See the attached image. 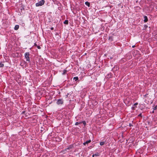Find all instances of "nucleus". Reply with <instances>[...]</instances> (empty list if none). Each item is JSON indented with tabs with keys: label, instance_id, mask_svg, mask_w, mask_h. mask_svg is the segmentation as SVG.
<instances>
[{
	"label": "nucleus",
	"instance_id": "10",
	"mask_svg": "<svg viewBox=\"0 0 157 157\" xmlns=\"http://www.w3.org/2000/svg\"><path fill=\"white\" fill-rule=\"evenodd\" d=\"M93 155L94 156H99L100 155L99 154L98 152L95 153V154H93Z\"/></svg>",
	"mask_w": 157,
	"mask_h": 157
},
{
	"label": "nucleus",
	"instance_id": "26",
	"mask_svg": "<svg viewBox=\"0 0 157 157\" xmlns=\"http://www.w3.org/2000/svg\"><path fill=\"white\" fill-rule=\"evenodd\" d=\"M67 149H70V148H67Z\"/></svg>",
	"mask_w": 157,
	"mask_h": 157
},
{
	"label": "nucleus",
	"instance_id": "14",
	"mask_svg": "<svg viewBox=\"0 0 157 157\" xmlns=\"http://www.w3.org/2000/svg\"><path fill=\"white\" fill-rule=\"evenodd\" d=\"M4 66V65L3 63H0V67H3Z\"/></svg>",
	"mask_w": 157,
	"mask_h": 157
},
{
	"label": "nucleus",
	"instance_id": "13",
	"mask_svg": "<svg viewBox=\"0 0 157 157\" xmlns=\"http://www.w3.org/2000/svg\"><path fill=\"white\" fill-rule=\"evenodd\" d=\"M81 123H82L81 122H76L75 123V125H78V124H81Z\"/></svg>",
	"mask_w": 157,
	"mask_h": 157
},
{
	"label": "nucleus",
	"instance_id": "16",
	"mask_svg": "<svg viewBox=\"0 0 157 157\" xmlns=\"http://www.w3.org/2000/svg\"><path fill=\"white\" fill-rule=\"evenodd\" d=\"M67 72V70H64L63 73V74L64 75Z\"/></svg>",
	"mask_w": 157,
	"mask_h": 157
},
{
	"label": "nucleus",
	"instance_id": "19",
	"mask_svg": "<svg viewBox=\"0 0 157 157\" xmlns=\"http://www.w3.org/2000/svg\"><path fill=\"white\" fill-rule=\"evenodd\" d=\"M37 48L39 49H40L41 48L39 46H37Z\"/></svg>",
	"mask_w": 157,
	"mask_h": 157
},
{
	"label": "nucleus",
	"instance_id": "17",
	"mask_svg": "<svg viewBox=\"0 0 157 157\" xmlns=\"http://www.w3.org/2000/svg\"><path fill=\"white\" fill-rule=\"evenodd\" d=\"M82 123H83V124L85 125V124H86V122L85 121H83L82 122Z\"/></svg>",
	"mask_w": 157,
	"mask_h": 157
},
{
	"label": "nucleus",
	"instance_id": "8",
	"mask_svg": "<svg viewBox=\"0 0 157 157\" xmlns=\"http://www.w3.org/2000/svg\"><path fill=\"white\" fill-rule=\"evenodd\" d=\"M85 5H86V6H88V7H89L90 6V3L89 2H85Z\"/></svg>",
	"mask_w": 157,
	"mask_h": 157
},
{
	"label": "nucleus",
	"instance_id": "3",
	"mask_svg": "<svg viewBox=\"0 0 157 157\" xmlns=\"http://www.w3.org/2000/svg\"><path fill=\"white\" fill-rule=\"evenodd\" d=\"M63 102V100L62 99H59L57 100L56 103L57 105H59L62 104Z\"/></svg>",
	"mask_w": 157,
	"mask_h": 157
},
{
	"label": "nucleus",
	"instance_id": "12",
	"mask_svg": "<svg viewBox=\"0 0 157 157\" xmlns=\"http://www.w3.org/2000/svg\"><path fill=\"white\" fill-rule=\"evenodd\" d=\"M91 141L90 140H87L85 142V143L86 144H87L88 143H90L91 142Z\"/></svg>",
	"mask_w": 157,
	"mask_h": 157
},
{
	"label": "nucleus",
	"instance_id": "5",
	"mask_svg": "<svg viewBox=\"0 0 157 157\" xmlns=\"http://www.w3.org/2000/svg\"><path fill=\"white\" fill-rule=\"evenodd\" d=\"M144 22H146L148 21V18L147 16H144Z\"/></svg>",
	"mask_w": 157,
	"mask_h": 157
},
{
	"label": "nucleus",
	"instance_id": "2",
	"mask_svg": "<svg viewBox=\"0 0 157 157\" xmlns=\"http://www.w3.org/2000/svg\"><path fill=\"white\" fill-rule=\"evenodd\" d=\"M29 54V52H26L25 54V57L27 61L30 62Z\"/></svg>",
	"mask_w": 157,
	"mask_h": 157
},
{
	"label": "nucleus",
	"instance_id": "1",
	"mask_svg": "<svg viewBox=\"0 0 157 157\" xmlns=\"http://www.w3.org/2000/svg\"><path fill=\"white\" fill-rule=\"evenodd\" d=\"M45 2L44 0H41V1H39L38 3L36 4V7H39L43 5Z\"/></svg>",
	"mask_w": 157,
	"mask_h": 157
},
{
	"label": "nucleus",
	"instance_id": "7",
	"mask_svg": "<svg viewBox=\"0 0 157 157\" xmlns=\"http://www.w3.org/2000/svg\"><path fill=\"white\" fill-rule=\"evenodd\" d=\"M73 79L75 80V81H77L78 79V77H75L73 78Z\"/></svg>",
	"mask_w": 157,
	"mask_h": 157
},
{
	"label": "nucleus",
	"instance_id": "15",
	"mask_svg": "<svg viewBox=\"0 0 157 157\" xmlns=\"http://www.w3.org/2000/svg\"><path fill=\"white\" fill-rule=\"evenodd\" d=\"M148 27V26L145 25H144V28L145 29H146Z\"/></svg>",
	"mask_w": 157,
	"mask_h": 157
},
{
	"label": "nucleus",
	"instance_id": "4",
	"mask_svg": "<svg viewBox=\"0 0 157 157\" xmlns=\"http://www.w3.org/2000/svg\"><path fill=\"white\" fill-rule=\"evenodd\" d=\"M138 104V103H135L133 105V106L132 107V109L133 110H135L136 109V106Z\"/></svg>",
	"mask_w": 157,
	"mask_h": 157
},
{
	"label": "nucleus",
	"instance_id": "22",
	"mask_svg": "<svg viewBox=\"0 0 157 157\" xmlns=\"http://www.w3.org/2000/svg\"><path fill=\"white\" fill-rule=\"evenodd\" d=\"M83 144L84 145H86V143H85V142H84V143H83Z\"/></svg>",
	"mask_w": 157,
	"mask_h": 157
},
{
	"label": "nucleus",
	"instance_id": "25",
	"mask_svg": "<svg viewBox=\"0 0 157 157\" xmlns=\"http://www.w3.org/2000/svg\"><path fill=\"white\" fill-rule=\"evenodd\" d=\"M94 155L93 154L92 155V157H94Z\"/></svg>",
	"mask_w": 157,
	"mask_h": 157
},
{
	"label": "nucleus",
	"instance_id": "9",
	"mask_svg": "<svg viewBox=\"0 0 157 157\" xmlns=\"http://www.w3.org/2000/svg\"><path fill=\"white\" fill-rule=\"evenodd\" d=\"M63 23L67 25L68 24V20H65L64 22Z\"/></svg>",
	"mask_w": 157,
	"mask_h": 157
},
{
	"label": "nucleus",
	"instance_id": "20",
	"mask_svg": "<svg viewBox=\"0 0 157 157\" xmlns=\"http://www.w3.org/2000/svg\"><path fill=\"white\" fill-rule=\"evenodd\" d=\"M157 109V106H155L154 108V110H156Z\"/></svg>",
	"mask_w": 157,
	"mask_h": 157
},
{
	"label": "nucleus",
	"instance_id": "27",
	"mask_svg": "<svg viewBox=\"0 0 157 157\" xmlns=\"http://www.w3.org/2000/svg\"><path fill=\"white\" fill-rule=\"evenodd\" d=\"M134 47H135V46H132V47H133V48H134Z\"/></svg>",
	"mask_w": 157,
	"mask_h": 157
},
{
	"label": "nucleus",
	"instance_id": "21",
	"mask_svg": "<svg viewBox=\"0 0 157 157\" xmlns=\"http://www.w3.org/2000/svg\"><path fill=\"white\" fill-rule=\"evenodd\" d=\"M50 29L51 30H52L54 28L53 27H51V28Z\"/></svg>",
	"mask_w": 157,
	"mask_h": 157
},
{
	"label": "nucleus",
	"instance_id": "23",
	"mask_svg": "<svg viewBox=\"0 0 157 157\" xmlns=\"http://www.w3.org/2000/svg\"><path fill=\"white\" fill-rule=\"evenodd\" d=\"M141 113H140V114H139V116H141Z\"/></svg>",
	"mask_w": 157,
	"mask_h": 157
},
{
	"label": "nucleus",
	"instance_id": "29",
	"mask_svg": "<svg viewBox=\"0 0 157 157\" xmlns=\"http://www.w3.org/2000/svg\"><path fill=\"white\" fill-rule=\"evenodd\" d=\"M154 111H153V113H154Z\"/></svg>",
	"mask_w": 157,
	"mask_h": 157
},
{
	"label": "nucleus",
	"instance_id": "6",
	"mask_svg": "<svg viewBox=\"0 0 157 157\" xmlns=\"http://www.w3.org/2000/svg\"><path fill=\"white\" fill-rule=\"evenodd\" d=\"M19 28V25H16L15 26L14 29V30H17Z\"/></svg>",
	"mask_w": 157,
	"mask_h": 157
},
{
	"label": "nucleus",
	"instance_id": "24",
	"mask_svg": "<svg viewBox=\"0 0 157 157\" xmlns=\"http://www.w3.org/2000/svg\"><path fill=\"white\" fill-rule=\"evenodd\" d=\"M34 45H35V46H37V44H36V43H35L34 44Z\"/></svg>",
	"mask_w": 157,
	"mask_h": 157
},
{
	"label": "nucleus",
	"instance_id": "18",
	"mask_svg": "<svg viewBox=\"0 0 157 157\" xmlns=\"http://www.w3.org/2000/svg\"><path fill=\"white\" fill-rule=\"evenodd\" d=\"M129 126H130V127H131V126H133V125H132V124L129 123Z\"/></svg>",
	"mask_w": 157,
	"mask_h": 157
},
{
	"label": "nucleus",
	"instance_id": "11",
	"mask_svg": "<svg viewBox=\"0 0 157 157\" xmlns=\"http://www.w3.org/2000/svg\"><path fill=\"white\" fill-rule=\"evenodd\" d=\"M105 142L104 141L100 142V144L101 145H103L105 144Z\"/></svg>",
	"mask_w": 157,
	"mask_h": 157
},
{
	"label": "nucleus",
	"instance_id": "28",
	"mask_svg": "<svg viewBox=\"0 0 157 157\" xmlns=\"http://www.w3.org/2000/svg\"><path fill=\"white\" fill-rule=\"evenodd\" d=\"M24 63H25V61H24Z\"/></svg>",
	"mask_w": 157,
	"mask_h": 157
}]
</instances>
